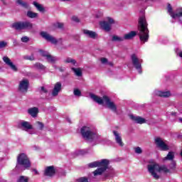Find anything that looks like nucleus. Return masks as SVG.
Listing matches in <instances>:
<instances>
[{"label":"nucleus","instance_id":"nucleus-9","mask_svg":"<svg viewBox=\"0 0 182 182\" xmlns=\"http://www.w3.org/2000/svg\"><path fill=\"white\" fill-rule=\"evenodd\" d=\"M154 142L156 147L162 151H168V150H170V146H168L161 137H156L154 139Z\"/></svg>","mask_w":182,"mask_h":182},{"label":"nucleus","instance_id":"nucleus-12","mask_svg":"<svg viewBox=\"0 0 182 182\" xmlns=\"http://www.w3.org/2000/svg\"><path fill=\"white\" fill-rule=\"evenodd\" d=\"M39 53L41 56H43V58H46V60L48 62H50V63H55V62L58 60V58L52 56L47 51H43V50H40Z\"/></svg>","mask_w":182,"mask_h":182},{"label":"nucleus","instance_id":"nucleus-52","mask_svg":"<svg viewBox=\"0 0 182 182\" xmlns=\"http://www.w3.org/2000/svg\"><path fill=\"white\" fill-rule=\"evenodd\" d=\"M60 72H63V70L62 68H60Z\"/></svg>","mask_w":182,"mask_h":182},{"label":"nucleus","instance_id":"nucleus-45","mask_svg":"<svg viewBox=\"0 0 182 182\" xmlns=\"http://www.w3.org/2000/svg\"><path fill=\"white\" fill-rule=\"evenodd\" d=\"M29 38L28 36H23L21 38V42H28Z\"/></svg>","mask_w":182,"mask_h":182},{"label":"nucleus","instance_id":"nucleus-8","mask_svg":"<svg viewBox=\"0 0 182 182\" xmlns=\"http://www.w3.org/2000/svg\"><path fill=\"white\" fill-rule=\"evenodd\" d=\"M113 23H114V20L110 17H107V21L100 22L102 29L105 31V32H110Z\"/></svg>","mask_w":182,"mask_h":182},{"label":"nucleus","instance_id":"nucleus-2","mask_svg":"<svg viewBox=\"0 0 182 182\" xmlns=\"http://www.w3.org/2000/svg\"><path fill=\"white\" fill-rule=\"evenodd\" d=\"M147 21L146 16H141L139 20V36L141 42H147L149 41V28H147Z\"/></svg>","mask_w":182,"mask_h":182},{"label":"nucleus","instance_id":"nucleus-25","mask_svg":"<svg viewBox=\"0 0 182 182\" xmlns=\"http://www.w3.org/2000/svg\"><path fill=\"white\" fill-rule=\"evenodd\" d=\"M82 32L84 35H86V36H88V38H92V39H95V38L97 36L96 32L92 31L83 30Z\"/></svg>","mask_w":182,"mask_h":182},{"label":"nucleus","instance_id":"nucleus-28","mask_svg":"<svg viewBox=\"0 0 182 182\" xmlns=\"http://www.w3.org/2000/svg\"><path fill=\"white\" fill-rule=\"evenodd\" d=\"M33 5L36 8L37 11H39V12H44L45 11V7L42 4H40L39 3L36 1L33 2Z\"/></svg>","mask_w":182,"mask_h":182},{"label":"nucleus","instance_id":"nucleus-22","mask_svg":"<svg viewBox=\"0 0 182 182\" xmlns=\"http://www.w3.org/2000/svg\"><path fill=\"white\" fill-rule=\"evenodd\" d=\"M28 113L32 117H36L39 113V109H38V107H31L28 109Z\"/></svg>","mask_w":182,"mask_h":182},{"label":"nucleus","instance_id":"nucleus-49","mask_svg":"<svg viewBox=\"0 0 182 182\" xmlns=\"http://www.w3.org/2000/svg\"><path fill=\"white\" fill-rule=\"evenodd\" d=\"M67 121L68 122V123H71L70 119L68 118V119H67Z\"/></svg>","mask_w":182,"mask_h":182},{"label":"nucleus","instance_id":"nucleus-16","mask_svg":"<svg viewBox=\"0 0 182 182\" xmlns=\"http://www.w3.org/2000/svg\"><path fill=\"white\" fill-rule=\"evenodd\" d=\"M60 90H62V82H57L54 85V87L53 89L52 92H51L52 96L55 97V96H58V95H59V92H60Z\"/></svg>","mask_w":182,"mask_h":182},{"label":"nucleus","instance_id":"nucleus-50","mask_svg":"<svg viewBox=\"0 0 182 182\" xmlns=\"http://www.w3.org/2000/svg\"><path fill=\"white\" fill-rule=\"evenodd\" d=\"M33 171L36 173V174H38V171L36 169H34Z\"/></svg>","mask_w":182,"mask_h":182},{"label":"nucleus","instance_id":"nucleus-37","mask_svg":"<svg viewBox=\"0 0 182 182\" xmlns=\"http://www.w3.org/2000/svg\"><path fill=\"white\" fill-rule=\"evenodd\" d=\"M36 126H37L38 130H43V127H45V125L43 124V123L41 122H36Z\"/></svg>","mask_w":182,"mask_h":182},{"label":"nucleus","instance_id":"nucleus-36","mask_svg":"<svg viewBox=\"0 0 182 182\" xmlns=\"http://www.w3.org/2000/svg\"><path fill=\"white\" fill-rule=\"evenodd\" d=\"M176 166H177V164L176 163V161H172L171 164L169 165L170 171H171V170H176Z\"/></svg>","mask_w":182,"mask_h":182},{"label":"nucleus","instance_id":"nucleus-27","mask_svg":"<svg viewBox=\"0 0 182 182\" xmlns=\"http://www.w3.org/2000/svg\"><path fill=\"white\" fill-rule=\"evenodd\" d=\"M174 152L173 151H169L166 157L164 158V161H174Z\"/></svg>","mask_w":182,"mask_h":182},{"label":"nucleus","instance_id":"nucleus-41","mask_svg":"<svg viewBox=\"0 0 182 182\" xmlns=\"http://www.w3.org/2000/svg\"><path fill=\"white\" fill-rule=\"evenodd\" d=\"M6 45H8V43H6V41H0V49L6 48Z\"/></svg>","mask_w":182,"mask_h":182},{"label":"nucleus","instance_id":"nucleus-20","mask_svg":"<svg viewBox=\"0 0 182 182\" xmlns=\"http://www.w3.org/2000/svg\"><path fill=\"white\" fill-rule=\"evenodd\" d=\"M130 119L133 120L135 123H137L138 124H143L146 123V119L141 117H136L134 115H130Z\"/></svg>","mask_w":182,"mask_h":182},{"label":"nucleus","instance_id":"nucleus-43","mask_svg":"<svg viewBox=\"0 0 182 182\" xmlns=\"http://www.w3.org/2000/svg\"><path fill=\"white\" fill-rule=\"evenodd\" d=\"M100 61H101V63H102V65H107V62H108L109 60H108L107 58H102L100 59Z\"/></svg>","mask_w":182,"mask_h":182},{"label":"nucleus","instance_id":"nucleus-46","mask_svg":"<svg viewBox=\"0 0 182 182\" xmlns=\"http://www.w3.org/2000/svg\"><path fill=\"white\" fill-rule=\"evenodd\" d=\"M72 21H73L74 22H79V18H77V16H73L72 17Z\"/></svg>","mask_w":182,"mask_h":182},{"label":"nucleus","instance_id":"nucleus-26","mask_svg":"<svg viewBox=\"0 0 182 182\" xmlns=\"http://www.w3.org/2000/svg\"><path fill=\"white\" fill-rule=\"evenodd\" d=\"M16 4H17V5H19V6L24 8L25 9H28V8H29V4L23 0H17L16 1Z\"/></svg>","mask_w":182,"mask_h":182},{"label":"nucleus","instance_id":"nucleus-40","mask_svg":"<svg viewBox=\"0 0 182 182\" xmlns=\"http://www.w3.org/2000/svg\"><path fill=\"white\" fill-rule=\"evenodd\" d=\"M134 151L135 153H136V154H141V153H143L141 148H140L139 146L134 148Z\"/></svg>","mask_w":182,"mask_h":182},{"label":"nucleus","instance_id":"nucleus-31","mask_svg":"<svg viewBox=\"0 0 182 182\" xmlns=\"http://www.w3.org/2000/svg\"><path fill=\"white\" fill-rule=\"evenodd\" d=\"M112 42H123L124 41V37H120L119 36H112Z\"/></svg>","mask_w":182,"mask_h":182},{"label":"nucleus","instance_id":"nucleus-18","mask_svg":"<svg viewBox=\"0 0 182 182\" xmlns=\"http://www.w3.org/2000/svg\"><path fill=\"white\" fill-rule=\"evenodd\" d=\"M154 95L155 96H159V97H170L171 96V93H170V91H160V90H155L154 92Z\"/></svg>","mask_w":182,"mask_h":182},{"label":"nucleus","instance_id":"nucleus-4","mask_svg":"<svg viewBox=\"0 0 182 182\" xmlns=\"http://www.w3.org/2000/svg\"><path fill=\"white\" fill-rule=\"evenodd\" d=\"M90 97H91V99H92L94 102H96V103H98V105H103V103H105L108 109H109L114 113L117 112V107L116 106V104L112 102L110 100V98H109V97L104 95L102 98L95 94H90Z\"/></svg>","mask_w":182,"mask_h":182},{"label":"nucleus","instance_id":"nucleus-19","mask_svg":"<svg viewBox=\"0 0 182 182\" xmlns=\"http://www.w3.org/2000/svg\"><path fill=\"white\" fill-rule=\"evenodd\" d=\"M56 171L53 166H48L45 170L44 175L48 177H53Z\"/></svg>","mask_w":182,"mask_h":182},{"label":"nucleus","instance_id":"nucleus-48","mask_svg":"<svg viewBox=\"0 0 182 182\" xmlns=\"http://www.w3.org/2000/svg\"><path fill=\"white\" fill-rule=\"evenodd\" d=\"M107 65H109V66H113V63L107 61Z\"/></svg>","mask_w":182,"mask_h":182},{"label":"nucleus","instance_id":"nucleus-42","mask_svg":"<svg viewBox=\"0 0 182 182\" xmlns=\"http://www.w3.org/2000/svg\"><path fill=\"white\" fill-rule=\"evenodd\" d=\"M89 181L87 180V178L86 177H82L78 178L76 182H88Z\"/></svg>","mask_w":182,"mask_h":182},{"label":"nucleus","instance_id":"nucleus-13","mask_svg":"<svg viewBox=\"0 0 182 182\" xmlns=\"http://www.w3.org/2000/svg\"><path fill=\"white\" fill-rule=\"evenodd\" d=\"M29 87V80L27 79H23L21 81H20L19 85H18V90L22 93H26L28 92V89Z\"/></svg>","mask_w":182,"mask_h":182},{"label":"nucleus","instance_id":"nucleus-7","mask_svg":"<svg viewBox=\"0 0 182 182\" xmlns=\"http://www.w3.org/2000/svg\"><path fill=\"white\" fill-rule=\"evenodd\" d=\"M11 28H14V29H16V31H31V29H33V24L30 21H20L14 23L11 25Z\"/></svg>","mask_w":182,"mask_h":182},{"label":"nucleus","instance_id":"nucleus-39","mask_svg":"<svg viewBox=\"0 0 182 182\" xmlns=\"http://www.w3.org/2000/svg\"><path fill=\"white\" fill-rule=\"evenodd\" d=\"M55 28H58V29H63V23H56L54 24Z\"/></svg>","mask_w":182,"mask_h":182},{"label":"nucleus","instance_id":"nucleus-11","mask_svg":"<svg viewBox=\"0 0 182 182\" xmlns=\"http://www.w3.org/2000/svg\"><path fill=\"white\" fill-rule=\"evenodd\" d=\"M40 35L43 39H46L47 42H50L53 45H56L58 43V40L46 31H42Z\"/></svg>","mask_w":182,"mask_h":182},{"label":"nucleus","instance_id":"nucleus-53","mask_svg":"<svg viewBox=\"0 0 182 182\" xmlns=\"http://www.w3.org/2000/svg\"><path fill=\"white\" fill-rule=\"evenodd\" d=\"M63 1H70V0H63Z\"/></svg>","mask_w":182,"mask_h":182},{"label":"nucleus","instance_id":"nucleus-33","mask_svg":"<svg viewBox=\"0 0 182 182\" xmlns=\"http://www.w3.org/2000/svg\"><path fill=\"white\" fill-rule=\"evenodd\" d=\"M65 63H71V65H73V66H76V60L71 58H67L64 60Z\"/></svg>","mask_w":182,"mask_h":182},{"label":"nucleus","instance_id":"nucleus-34","mask_svg":"<svg viewBox=\"0 0 182 182\" xmlns=\"http://www.w3.org/2000/svg\"><path fill=\"white\" fill-rule=\"evenodd\" d=\"M17 182H29V178L25 176H21L17 179Z\"/></svg>","mask_w":182,"mask_h":182},{"label":"nucleus","instance_id":"nucleus-3","mask_svg":"<svg viewBox=\"0 0 182 182\" xmlns=\"http://www.w3.org/2000/svg\"><path fill=\"white\" fill-rule=\"evenodd\" d=\"M148 171L150 173L151 176L155 179L159 180L160 176L157 173H171L170 169L167 168V166L162 165L160 166L157 164H149L147 166Z\"/></svg>","mask_w":182,"mask_h":182},{"label":"nucleus","instance_id":"nucleus-30","mask_svg":"<svg viewBox=\"0 0 182 182\" xmlns=\"http://www.w3.org/2000/svg\"><path fill=\"white\" fill-rule=\"evenodd\" d=\"M71 70H73V72L74 73V74L75 75V76H77L78 77H82V68H72Z\"/></svg>","mask_w":182,"mask_h":182},{"label":"nucleus","instance_id":"nucleus-44","mask_svg":"<svg viewBox=\"0 0 182 182\" xmlns=\"http://www.w3.org/2000/svg\"><path fill=\"white\" fill-rule=\"evenodd\" d=\"M40 92L41 93H48V90L45 87H41Z\"/></svg>","mask_w":182,"mask_h":182},{"label":"nucleus","instance_id":"nucleus-15","mask_svg":"<svg viewBox=\"0 0 182 182\" xmlns=\"http://www.w3.org/2000/svg\"><path fill=\"white\" fill-rule=\"evenodd\" d=\"M21 127L22 130H24L25 132H28L29 134H33L32 132H30V130H32L33 129V127L29 122L23 121L21 123Z\"/></svg>","mask_w":182,"mask_h":182},{"label":"nucleus","instance_id":"nucleus-5","mask_svg":"<svg viewBox=\"0 0 182 182\" xmlns=\"http://www.w3.org/2000/svg\"><path fill=\"white\" fill-rule=\"evenodd\" d=\"M80 132L83 139L87 140V141H92L97 139V135L93 132V128L90 127H82Z\"/></svg>","mask_w":182,"mask_h":182},{"label":"nucleus","instance_id":"nucleus-10","mask_svg":"<svg viewBox=\"0 0 182 182\" xmlns=\"http://www.w3.org/2000/svg\"><path fill=\"white\" fill-rule=\"evenodd\" d=\"M131 59L133 66L138 70L139 73H141V62H143V60L139 59L136 54H133L131 56Z\"/></svg>","mask_w":182,"mask_h":182},{"label":"nucleus","instance_id":"nucleus-23","mask_svg":"<svg viewBox=\"0 0 182 182\" xmlns=\"http://www.w3.org/2000/svg\"><path fill=\"white\" fill-rule=\"evenodd\" d=\"M117 175V172L114 171V169H111L109 171H107L104 173L105 178H110L112 177H114V176Z\"/></svg>","mask_w":182,"mask_h":182},{"label":"nucleus","instance_id":"nucleus-51","mask_svg":"<svg viewBox=\"0 0 182 182\" xmlns=\"http://www.w3.org/2000/svg\"><path fill=\"white\" fill-rule=\"evenodd\" d=\"M171 114H172L173 116H176V112H172Z\"/></svg>","mask_w":182,"mask_h":182},{"label":"nucleus","instance_id":"nucleus-35","mask_svg":"<svg viewBox=\"0 0 182 182\" xmlns=\"http://www.w3.org/2000/svg\"><path fill=\"white\" fill-rule=\"evenodd\" d=\"M168 12L171 18H173V16H176V12H173V8H171V5L170 4L168 5Z\"/></svg>","mask_w":182,"mask_h":182},{"label":"nucleus","instance_id":"nucleus-1","mask_svg":"<svg viewBox=\"0 0 182 182\" xmlns=\"http://www.w3.org/2000/svg\"><path fill=\"white\" fill-rule=\"evenodd\" d=\"M90 168H95L96 167H100L92 172L95 177L97 176H102V173L109 168V160L102 159L101 161H97L88 164Z\"/></svg>","mask_w":182,"mask_h":182},{"label":"nucleus","instance_id":"nucleus-6","mask_svg":"<svg viewBox=\"0 0 182 182\" xmlns=\"http://www.w3.org/2000/svg\"><path fill=\"white\" fill-rule=\"evenodd\" d=\"M21 166L23 168V170H26V168H29L31 167V161H29V158L25 154H21L17 157V165L16 168Z\"/></svg>","mask_w":182,"mask_h":182},{"label":"nucleus","instance_id":"nucleus-21","mask_svg":"<svg viewBox=\"0 0 182 182\" xmlns=\"http://www.w3.org/2000/svg\"><path fill=\"white\" fill-rule=\"evenodd\" d=\"M173 18L177 19L179 23L182 25V9H178L176 11V14L175 16H173Z\"/></svg>","mask_w":182,"mask_h":182},{"label":"nucleus","instance_id":"nucleus-38","mask_svg":"<svg viewBox=\"0 0 182 182\" xmlns=\"http://www.w3.org/2000/svg\"><path fill=\"white\" fill-rule=\"evenodd\" d=\"M73 93L74 96H77L78 97L82 96V92L79 90V89H75Z\"/></svg>","mask_w":182,"mask_h":182},{"label":"nucleus","instance_id":"nucleus-17","mask_svg":"<svg viewBox=\"0 0 182 182\" xmlns=\"http://www.w3.org/2000/svg\"><path fill=\"white\" fill-rule=\"evenodd\" d=\"M113 134L114 136L115 141L118 146L120 147H123L124 146V144L123 143V140L122 139V135L117 131H113Z\"/></svg>","mask_w":182,"mask_h":182},{"label":"nucleus","instance_id":"nucleus-54","mask_svg":"<svg viewBox=\"0 0 182 182\" xmlns=\"http://www.w3.org/2000/svg\"><path fill=\"white\" fill-rule=\"evenodd\" d=\"M0 70H1V68H0Z\"/></svg>","mask_w":182,"mask_h":182},{"label":"nucleus","instance_id":"nucleus-32","mask_svg":"<svg viewBox=\"0 0 182 182\" xmlns=\"http://www.w3.org/2000/svg\"><path fill=\"white\" fill-rule=\"evenodd\" d=\"M34 68H36V69H38V70H45L46 69V67H45V65L40 63H36L34 65Z\"/></svg>","mask_w":182,"mask_h":182},{"label":"nucleus","instance_id":"nucleus-47","mask_svg":"<svg viewBox=\"0 0 182 182\" xmlns=\"http://www.w3.org/2000/svg\"><path fill=\"white\" fill-rule=\"evenodd\" d=\"M26 59H28V60H35L33 56H28V57L26 58Z\"/></svg>","mask_w":182,"mask_h":182},{"label":"nucleus","instance_id":"nucleus-29","mask_svg":"<svg viewBox=\"0 0 182 182\" xmlns=\"http://www.w3.org/2000/svg\"><path fill=\"white\" fill-rule=\"evenodd\" d=\"M26 16L28 18H30L31 19H35V18H38V16H39V14L32 11H28L26 14Z\"/></svg>","mask_w":182,"mask_h":182},{"label":"nucleus","instance_id":"nucleus-14","mask_svg":"<svg viewBox=\"0 0 182 182\" xmlns=\"http://www.w3.org/2000/svg\"><path fill=\"white\" fill-rule=\"evenodd\" d=\"M3 61L4 62V63H6V65H7V66H9L11 70H13L14 72H18V67H16V65H15L14 63H12V61L11 60V59H9V58H8V56L3 57Z\"/></svg>","mask_w":182,"mask_h":182},{"label":"nucleus","instance_id":"nucleus-24","mask_svg":"<svg viewBox=\"0 0 182 182\" xmlns=\"http://www.w3.org/2000/svg\"><path fill=\"white\" fill-rule=\"evenodd\" d=\"M136 35H137V32L131 31L124 36V41H130V39H133Z\"/></svg>","mask_w":182,"mask_h":182}]
</instances>
